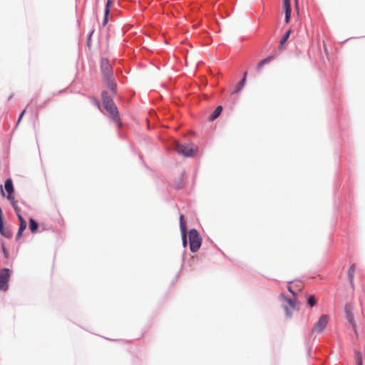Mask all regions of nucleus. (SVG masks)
<instances>
[{"label": "nucleus", "mask_w": 365, "mask_h": 365, "mask_svg": "<svg viewBox=\"0 0 365 365\" xmlns=\"http://www.w3.org/2000/svg\"><path fill=\"white\" fill-rule=\"evenodd\" d=\"M101 71L103 80L106 83L108 88L113 95L116 93V83L113 79V68L107 58H102L101 61Z\"/></svg>", "instance_id": "obj_1"}, {"label": "nucleus", "mask_w": 365, "mask_h": 365, "mask_svg": "<svg viewBox=\"0 0 365 365\" xmlns=\"http://www.w3.org/2000/svg\"><path fill=\"white\" fill-rule=\"evenodd\" d=\"M101 96L104 108L110 113L112 120L117 125L120 126L121 122L119 113L115 104L113 101V96L114 95L112 94V96H110L108 95V93L104 91L102 92Z\"/></svg>", "instance_id": "obj_2"}, {"label": "nucleus", "mask_w": 365, "mask_h": 365, "mask_svg": "<svg viewBox=\"0 0 365 365\" xmlns=\"http://www.w3.org/2000/svg\"><path fill=\"white\" fill-rule=\"evenodd\" d=\"M175 149L180 155L185 157H192L197 152L198 148L194 144H180L175 142Z\"/></svg>", "instance_id": "obj_3"}, {"label": "nucleus", "mask_w": 365, "mask_h": 365, "mask_svg": "<svg viewBox=\"0 0 365 365\" xmlns=\"http://www.w3.org/2000/svg\"><path fill=\"white\" fill-rule=\"evenodd\" d=\"M189 240L190 250L192 252H197L201 246L202 239L199 232L195 229H192L190 231Z\"/></svg>", "instance_id": "obj_4"}, {"label": "nucleus", "mask_w": 365, "mask_h": 365, "mask_svg": "<svg viewBox=\"0 0 365 365\" xmlns=\"http://www.w3.org/2000/svg\"><path fill=\"white\" fill-rule=\"evenodd\" d=\"M11 277V272L9 269L4 268L0 271V289L6 291L8 289V282Z\"/></svg>", "instance_id": "obj_5"}, {"label": "nucleus", "mask_w": 365, "mask_h": 365, "mask_svg": "<svg viewBox=\"0 0 365 365\" xmlns=\"http://www.w3.org/2000/svg\"><path fill=\"white\" fill-rule=\"evenodd\" d=\"M329 318L327 315H322L318 322L316 323L314 327H313L312 331V332H318L322 333L325 329L327 324H328Z\"/></svg>", "instance_id": "obj_6"}, {"label": "nucleus", "mask_w": 365, "mask_h": 365, "mask_svg": "<svg viewBox=\"0 0 365 365\" xmlns=\"http://www.w3.org/2000/svg\"><path fill=\"white\" fill-rule=\"evenodd\" d=\"M283 8L285 13V22L289 23L291 16L290 0H283Z\"/></svg>", "instance_id": "obj_7"}, {"label": "nucleus", "mask_w": 365, "mask_h": 365, "mask_svg": "<svg viewBox=\"0 0 365 365\" xmlns=\"http://www.w3.org/2000/svg\"><path fill=\"white\" fill-rule=\"evenodd\" d=\"M4 187L6 191L7 192L6 197L8 198H12L14 196V186L12 183V180L11 179H7L5 181Z\"/></svg>", "instance_id": "obj_8"}, {"label": "nucleus", "mask_w": 365, "mask_h": 365, "mask_svg": "<svg viewBox=\"0 0 365 365\" xmlns=\"http://www.w3.org/2000/svg\"><path fill=\"white\" fill-rule=\"evenodd\" d=\"M222 111V107L221 106H217L215 110L213 111L212 115H210L208 118L209 120H214L220 116Z\"/></svg>", "instance_id": "obj_9"}, {"label": "nucleus", "mask_w": 365, "mask_h": 365, "mask_svg": "<svg viewBox=\"0 0 365 365\" xmlns=\"http://www.w3.org/2000/svg\"><path fill=\"white\" fill-rule=\"evenodd\" d=\"M113 2V0H107L106 9H105V19L103 21L104 26L106 25V24L108 22V15L109 14L110 7L112 5Z\"/></svg>", "instance_id": "obj_10"}, {"label": "nucleus", "mask_w": 365, "mask_h": 365, "mask_svg": "<svg viewBox=\"0 0 365 365\" xmlns=\"http://www.w3.org/2000/svg\"><path fill=\"white\" fill-rule=\"evenodd\" d=\"M290 34H291V30H289L286 32V34H284V36L282 37V38L281 39L280 41V44H279V50H282L284 47V45L286 44L289 36H290Z\"/></svg>", "instance_id": "obj_11"}, {"label": "nucleus", "mask_w": 365, "mask_h": 365, "mask_svg": "<svg viewBox=\"0 0 365 365\" xmlns=\"http://www.w3.org/2000/svg\"><path fill=\"white\" fill-rule=\"evenodd\" d=\"M247 73L245 72L244 73V76H243V78L242 79V81L238 83V84L237 85L235 91H234V93H237L238 91H240L242 87L244 86L245 82H246V76H247Z\"/></svg>", "instance_id": "obj_12"}, {"label": "nucleus", "mask_w": 365, "mask_h": 365, "mask_svg": "<svg viewBox=\"0 0 365 365\" xmlns=\"http://www.w3.org/2000/svg\"><path fill=\"white\" fill-rule=\"evenodd\" d=\"M29 229L32 233H35L38 229L37 222L32 218L29 220Z\"/></svg>", "instance_id": "obj_13"}, {"label": "nucleus", "mask_w": 365, "mask_h": 365, "mask_svg": "<svg viewBox=\"0 0 365 365\" xmlns=\"http://www.w3.org/2000/svg\"><path fill=\"white\" fill-rule=\"evenodd\" d=\"M180 227L181 232H187V228L185 225V218L182 215L180 216Z\"/></svg>", "instance_id": "obj_14"}, {"label": "nucleus", "mask_w": 365, "mask_h": 365, "mask_svg": "<svg viewBox=\"0 0 365 365\" xmlns=\"http://www.w3.org/2000/svg\"><path fill=\"white\" fill-rule=\"evenodd\" d=\"M346 318H347L348 321L351 324L354 325V315L347 307H346Z\"/></svg>", "instance_id": "obj_15"}, {"label": "nucleus", "mask_w": 365, "mask_h": 365, "mask_svg": "<svg viewBox=\"0 0 365 365\" xmlns=\"http://www.w3.org/2000/svg\"><path fill=\"white\" fill-rule=\"evenodd\" d=\"M272 59V57L271 56H269L267 58H266L265 59L261 61L258 64H257V68L258 71H259L262 67L265 64V63H268L270 62Z\"/></svg>", "instance_id": "obj_16"}, {"label": "nucleus", "mask_w": 365, "mask_h": 365, "mask_svg": "<svg viewBox=\"0 0 365 365\" xmlns=\"http://www.w3.org/2000/svg\"><path fill=\"white\" fill-rule=\"evenodd\" d=\"M355 270H356V265L354 264L350 267L349 272H348V275H349V277L351 282L353 280Z\"/></svg>", "instance_id": "obj_17"}, {"label": "nucleus", "mask_w": 365, "mask_h": 365, "mask_svg": "<svg viewBox=\"0 0 365 365\" xmlns=\"http://www.w3.org/2000/svg\"><path fill=\"white\" fill-rule=\"evenodd\" d=\"M307 304L310 307H313L317 304V300L313 295H310L307 298Z\"/></svg>", "instance_id": "obj_18"}, {"label": "nucleus", "mask_w": 365, "mask_h": 365, "mask_svg": "<svg viewBox=\"0 0 365 365\" xmlns=\"http://www.w3.org/2000/svg\"><path fill=\"white\" fill-rule=\"evenodd\" d=\"M8 200L11 202L12 207H14L16 212H20V209L19 208L16 201L14 199V197L12 198H8Z\"/></svg>", "instance_id": "obj_19"}, {"label": "nucleus", "mask_w": 365, "mask_h": 365, "mask_svg": "<svg viewBox=\"0 0 365 365\" xmlns=\"http://www.w3.org/2000/svg\"><path fill=\"white\" fill-rule=\"evenodd\" d=\"M26 226H27V225H19V231L16 234V239H19L21 237L22 232L25 230V229L26 228Z\"/></svg>", "instance_id": "obj_20"}, {"label": "nucleus", "mask_w": 365, "mask_h": 365, "mask_svg": "<svg viewBox=\"0 0 365 365\" xmlns=\"http://www.w3.org/2000/svg\"><path fill=\"white\" fill-rule=\"evenodd\" d=\"M356 356L357 365H363L361 354L359 351H356Z\"/></svg>", "instance_id": "obj_21"}, {"label": "nucleus", "mask_w": 365, "mask_h": 365, "mask_svg": "<svg viewBox=\"0 0 365 365\" xmlns=\"http://www.w3.org/2000/svg\"><path fill=\"white\" fill-rule=\"evenodd\" d=\"M286 301L292 309L295 308L296 302L294 299L289 298L286 299Z\"/></svg>", "instance_id": "obj_22"}, {"label": "nucleus", "mask_w": 365, "mask_h": 365, "mask_svg": "<svg viewBox=\"0 0 365 365\" xmlns=\"http://www.w3.org/2000/svg\"><path fill=\"white\" fill-rule=\"evenodd\" d=\"M182 233V245L183 247H186L187 242V232H181Z\"/></svg>", "instance_id": "obj_23"}, {"label": "nucleus", "mask_w": 365, "mask_h": 365, "mask_svg": "<svg viewBox=\"0 0 365 365\" xmlns=\"http://www.w3.org/2000/svg\"><path fill=\"white\" fill-rule=\"evenodd\" d=\"M19 221L20 225H26V220L23 218V217L21 215L20 212H16Z\"/></svg>", "instance_id": "obj_24"}, {"label": "nucleus", "mask_w": 365, "mask_h": 365, "mask_svg": "<svg viewBox=\"0 0 365 365\" xmlns=\"http://www.w3.org/2000/svg\"><path fill=\"white\" fill-rule=\"evenodd\" d=\"M19 221L20 225H26V220L23 218V217L21 215L20 212H16Z\"/></svg>", "instance_id": "obj_25"}, {"label": "nucleus", "mask_w": 365, "mask_h": 365, "mask_svg": "<svg viewBox=\"0 0 365 365\" xmlns=\"http://www.w3.org/2000/svg\"><path fill=\"white\" fill-rule=\"evenodd\" d=\"M26 111V109L25 108L24 110H22L21 113L20 114V116L18 119V122H17V124H19L21 120V118H23L24 115L25 114Z\"/></svg>", "instance_id": "obj_26"}, {"label": "nucleus", "mask_w": 365, "mask_h": 365, "mask_svg": "<svg viewBox=\"0 0 365 365\" xmlns=\"http://www.w3.org/2000/svg\"><path fill=\"white\" fill-rule=\"evenodd\" d=\"M2 250L5 257H8V252L6 251V248L4 246L2 247Z\"/></svg>", "instance_id": "obj_27"}, {"label": "nucleus", "mask_w": 365, "mask_h": 365, "mask_svg": "<svg viewBox=\"0 0 365 365\" xmlns=\"http://www.w3.org/2000/svg\"><path fill=\"white\" fill-rule=\"evenodd\" d=\"M286 314L288 317H290L292 314V312H289V309L287 307H285Z\"/></svg>", "instance_id": "obj_28"}, {"label": "nucleus", "mask_w": 365, "mask_h": 365, "mask_svg": "<svg viewBox=\"0 0 365 365\" xmlns=\"http://www.w3.org/2000/svg\"><path fill=\"white\" fill-rule=\"evenodd\" d=\"M287 289H288L291 293H292L293 294H295V293L292 291V288H291V287H290V286H289V287H287Z\"/></svg>", "instance_id": "obj_29"}, {"label": "nucleus", "mask_w": 365, "mask_h": 365, "mask_svg": "<svg viewBox=\"0 0 365 365\" xmlns=\"http://www.w3.org/2000/svg\"><path fill=\"white\" fill-rule=\"evenodd\" d=\"M1 195H2L3 196H5V192H4V191L3 190V189H2V187H1Z\"/></svg>", "instance_id": "obj_30"}, {"label": "nucleus", "mask_w": 365, "mask_h": 365, "mask_svg": "<svg viewBox=\"0 0 365 365\" xmlns=\"http://www.w3.org/2000/svg\"><path fill=\"white\" fill-rule=\"evenodd\" d=\"M296 7L298 8L297 1L296 0Z\"/></svg>", "instance_id": "obj_31"}]
</instances>
